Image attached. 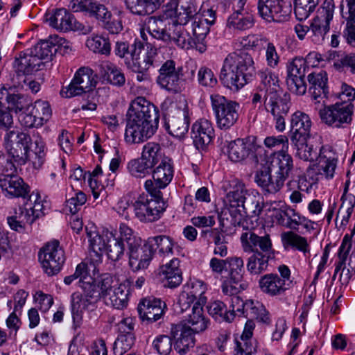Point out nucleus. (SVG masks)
<instances>
[{"label": "nucleus", "mask_w": 355, "mask_h": 355, "mask_svg": "<svg viewBox=\"0 0 355 355\" xmlns=\"http://www.w3.org/2000/svg\"><path fill=\"white\" fill-rule=\"evenodd\" d=\"M198 14L196 0H171L164 6L161 14L145 19L144 27L152 37L165 44L173 42L182 49L197 50L200 35Z\"/></svg>", "instance_id": "obj_1"}, {"label": "nucleus", "mask_w": 355, "mask_h": 355, "mask_svg": "<svg viewBox=\"0 0 355 355\" xmlns=\"http://www.w3.org/2000/svg\"><path fill=\"white\" fill-rule=\"evenodd\" d=\"M126 116L125 140L130 144L145 141L158 128L159 110L144 97H137L131 102Z\"/></svg>", "instance_id": "obj_2"}, {"label": "nucleus", "mask_w": 355, "mask_h": 355, "mask_svg": "<svg viewBox=\"0 0 355 355\" xmlns=\"http://www.w3.org/2000/svg\"><path fill=\"white\" fill-rule=\"evenodd\" d=\"M178 303L182 311L187 310L193 304L191 313L187 318L179 324L173 325L171 334L174 342V348L180 355L187 353L190 348L196 344L195 336L200 332L198 322L200 321V300L191 292H183L179 297Z\"/></svg>", "instance_id": "obj_3"}, {"label": "nucleus", "mask_w": 355, "mask_h": 355, "mask_svg": "<svg viewBox=\"0 0 355 355\" xmlns=\"http://www.w3.org/2000/svg\"><path fill=\"white\" fill-rule=\"evenodd\" d=\"M256 76L253 58L245 51L230 53L224 60L220 78L223 84L234 91H239Z\"/></svg>", "instance_id": "obj_4"}, {"label": "nucleus", "mask_w": 355, "mask_h": 355, "mask_svg": "<svg viewBox=\"0 0 355 355\" xmlns=\"http://www.w3.org/2000/svg\"><path fill=\"white\" fill-rule=\"evenodd\" d=\"M296 149V155L301 159L309 162L318 161L317 165L312 168L319 171V173L324 174V176L329 179L334 177L337 164V158L335 153L329 146L319 147L307 140L291 143Z\"/></svg>", "instance_id": "obj_5"}, {"label": "nucleus", "mask_w": 355, "mask_h": 355, "mask_svg": "<svg viewBox=\"0 0 355 355\" xmlns=\"http://www.w3.org/2000/svg\"><path fill=\"white\" fill-rule=\"evenodd\" d=\"M230 191L226 195L225 204L229 214L232 211H243L251 216H259L263 209L262 198L257 193H248L245 184L235 179L230 183Z\"/></svg>", "instance_id": "obj_6"}, {"label": "nucleus", "mask_w": 355, "mask_h": 355, "mask_svg": "<svg viewBox=\"0 0 355 355\" xmlns=\"http://www.w3.org/2000/svg\"><path fill=\"white\" fill-rule=\"evenodd\" d=\"M210 99L218 126L223 130L230 129L239 119L240 105L217 94H211Z\"/></svg>", "instance_id": "obj_7"}, {"label": "nucleus", "mask_w": 355, "mask_h": 355, "mask_svg": "<svg viewBox=\"0 0 355 355\" xmlns=\"http://www.w3.org/2000/svg\"><path fill=\"white\" fill-rule=\"evenodd\" d=\"M354 105L347 103H336L319 110L321 121L333 128H345L352 121Z\"/></svg>", "instance_id": "obj_8"}, {"label": "nucleus", "mask_w": 355, "mask_h": 355, "mask_svg": "<svg viewBox=\"0 0 355 355\" xmlns=\"http://www.w3.org/2000/svg\"><path fill=\"white\" fill-rule=\"evenodd\" d=\"M148 199L139 196L132 204L135 216L141 222H154L158 220L167 207L163 196L160 198L150 196Z\"/></svg>", "instance_id": "obj_9"}, {"label": "nucleus", "mask_w": 355, "mask_h": 355, "mask_svg": "<svg viewBox=\"0 0 355 355\" xmlns=\"http://www.w3.org/2000/svg\"><path fill=\"white\" fill-rule=\"evenodd\" d=\"M38 258L44 272L49 276L58 274L66 259L64 250L57 240L47 243L41 248Z\"/></svg>", "instance_id": "obj_10"}, {"label": "nucleus", "mask_w": 355, "mask_h": 355, "mask_svg": "<svg viewBox=\"0 0 355 355\" xmlns=\"http://www.w3.org/2000/svg\"><path fill=\"white\" fill-rule=\"evenodd\" d=\"M260 16L268 22H284L292 12V0H259Z\"/></svg>", "instance_id": "obj_11"}, {"label": "nucleus", "mask_w": 355, "mask_h": 355, "mask_svg": "<svg viewBox=\"0 0 355 355\" xmlns=\"http://www.w3.org/2000/svg\"><path fill=\"white\" fill-rule=\"evenodd\" d=\"M173 177V167L171 158H164L153 171V179L147 180L144 187L152 196L160 198L161 189H165Z\"/></svg>", "instance_id": "obj_12"}, {"label": "nucleus", "mask_w": 355, "mask_h": 355, "mask_svg": "<svg viewBox=\"0 0 355 355\" xmlns=\"http://www.w3.org/2000/svg\"><path fill=\"white\" fill-rule=\"evenodd\" d=\"M93 70L89 67H80L75 73L71 83L60 91L64 98L81 95L92 90L96 85Z\"/></svg>", "instance_id": "obj_13"}, {"label": "nucleus", "mask_w": 355, "mask_h": 355, "mask_svg": "<svg viewBox=\"0 0 355 355\" xmlns=\"http://www.w3.org/2000/svg\"><path fill=\"white\" fill-rule=\"evenodd\" d=\"M173 60L164 62L159 69L157 83L163 89L173 94L181 92L183 87L182 68L176 67Z\"/></svg>", "instance_id": "obj_14"}, {"label": "nucleus", "mask_w": 355, "mask_h": 355, "mask_svg": "<svg viewBox=\"0 0 355 355\" xmlns=\"http://www.w3.org/2000/svg\"><path fill=\"white\" fill-rule=\"evenodd\" d=\"M222 151L233 162H240L245 159L251 153L263 151L262 147L257 146L250 138L236 139L226 141L222 147Z\"/></svg>", "instance_id": "obj_15"}, {"label": "nucleus", "mask_w": 355, "mask_h": 355, "mask_svg": "<svg viewBox=\"0 0 355 355\" xmlns=\"http://www.w3.org/2000/svg\"><path fill=\"white\" fill-rule=\"evenodd\" d=\"M186 108L187 105H184V108L178 107L177 105H171L170 111L166 115V129L175 137H182L189 130Z\"/></svg>", "instance_id": "obj_16"}, {"label": "nucleus", "mask_w": 355, "mask_h": 355, "mask_svg": "<svg viewBox=\"0 0 355 355\" xmlns=\"http://www.w3.org/2000/svg\"><path fill=\"white\" fill-rule=\"evenodd\" d=\"M276 89H270L264 93V103L261 104L259 108L263 107L272 115L287 114L290 109V95L282 88Z\"/></svg>", "instance_id": "obj_17"}, {"label": "nucleus", "mask_w": 355, "mask_h": 355, "mask_svg": "<svg viewBox=\"0 0 355 355\" xmlns=\"http://www.w3.org/2000/svg\"><path fill=\"white\" fill-rule=\"evenodd\" d=\"M306 64L302 59H294L287 67L286 84L288 89L297 95H303L306 91L304 82Z\"/></svg>", "instance_id": "obj_18"}, {"label": "nucleus", "mask_w": 355, "mask_h": 355, "mask_svg": "<svg viewBox=\"0 0 355 355\" xmlns=\"http://www.w3.org/2000/svg\"><path fill=\"white\" fill-rule=\"evenodd\" d=\"M128 250V265L133 272L147 268L154 254L153 245L148 242L139 243Z\"/></svg>", "instance_id": "obj_19"}, {"label": "nucleus", "mask_w": 355, "mask_h": 355, "mask_svg": "<svg viewBox=\"0 0 355 355\" xmlns=\"http://www.w3.org/2000/svg\"><path fill=\"white\" fill-rule=\"evenodd\" d=\"M241 242L245 252L259 251V253L274 255L270 236L268 234L258 236L252 231L245 232L241 235Z\"/></svg>", "instance_id": "obj_20"}, {"label": "nucleus", "mask_w": 355, "mask_h": 355, "mask_svg": "<svg viewBox=\"0 0 355 355\" xmlns=\"http://www.w3.org/2000/svg\"><path fill=\"white\" fill-rule=\"evenodd\" d=\"M312 122L308 114L296 111L291 116L289 137L291 143L308 140Z\"/></svg>", "instance_id": "obj_21"}, {"label": "nucleus", "mask_w": 355, "mask_h": 355, "mask_svg": "<svg viewBox=\"0 0 355 355\" xmlns=\"http://www.w3.org/2000/svg\"><path fill=\"white\" fill-rule=\"evenodd\" d=\"M269 169L272 171L274 177L283 187L285 180L289 178L293 169L292 157L283 151L273 153L268 161Z\"/></svg>", "instance_id": "obj_22"}, {"label": "nucleus", "mask_w": 355, "mask_h": 355, "mask_svg": "<svg viewBox=\"0 0 355 355\" xmlns=\"http://www.w3.org/2000/svg\"><path fill=\"white\" fill-rule=\"evenodd\" d=\"M69 9L74 12H82L101 21L112 17V13L103 4L94 0H71Z\"/></svg>", "instance_id": "obj_23"}, {"label": "nucleus", "mask_w": 355, "mask_h": 355, "mask_svg": "<svg viewBox=\"0 0 355 355\" xmlns=\"http://www.w3.org/2000/svg\"><path fill=\"white\" fill-rule=\"evenodd\" d=\"M134 323L132 318H125L119 324V334L114 343L115 355H123L135 345Z\"/></svg>", "instance_id": "obj_24"}, {"label": "nucleus", "mask_w": 355, "mask_h": 355, "mask_svg": "<svg viewBox=\"0 0 355 355\" xmlns=\"http://www.w3.org/2000/svg\"><path fill=\"white\" fill-rule=\"evenodd\" d=\"M0 187L10 198H21L24 200L31 193V188L17 175L6 174L0 177Z\"/></svg>", "instance_id": "obj_25"}, {"label": "nucleus", "mask_w": 355, "mask_h": 355, "mask_svg": "<svg viewBox=\"0 0 355 355\" xmlns=\"http://www.w3.org/2000/svg\"><path fill=\"white\" fill-rule=\"evenodd\" d=\"M162 302L159 299H144L137 306L139 318L142 321L152 323L163 315Z\"/></svg>", "instance_id": "obj_26"}, {"label": "nucleus", "mask_w": 355, "mask_h": 355, "mask_svg": "<svg viewBox=\"0 0 355 355\" xmlns=\"http://www.w3.org/2000/svg\"><path fill=\"white\" fill-rule=\"evenodd\" d=\"M159 275L162 278L164 286L176 288L182 282V270L180 268V260L174 258L159 268Z\"/></svg>", "instance_id": "obj_27"}, {"label": "nucleus", "mask_w": 355, "mask_h": 355, "mask_svg": "<svg viewBox=\"0 0 355 355\" xmlns=\"http://www.w3.org/2000/svg\"><path fill=\"white\" fill-rule=\"evenodd\" d=\"M309 93L313 100L327 98L329 93L327 73L324 71H314L307 76Z\"/></svg>", "instance_id": "obj_28"}, {"label": "nucleus", "mask_w": 355, "mask_h": 355, "mask_svg": "<svg viewBox=\"0 0 355 355\" xmlns=\"http://www.w3.org/2000/svg\"><path fill=\"white\" fill-rule=\"evenodd\" d=\"M45 20L52 28L60 31H69L73 30L75 18L65 8L56 9L53 12H48L45 15Z\"/></svg>", "instance_id": "obj_29"}, {"label": "nucleus", "mask_w": 355, "mask_h": 355, "mask_svg": "<svg viewBox=\"0 0 355 355\" xmlns=\"http://www.w3.org/2000/svg\"><path fill=\"white\" fill-rule=\"evenodd\" d=\"M98 73L103 80L114 86L122 87L125 78L121 69L109 61H103L98 65Z\"/></svg>", "instance_id": "obj_30"}, {"label": "nucleus", "mask_w": 355, "mask_h": 355, "mask_svg": "<svg viewBox=\"0 0 355 355\" xmlns=\"http://www.w3.org/2000/svg\"><path fill=\"white\" fill-rule=\"evenodd\" d=\"M71 305L73 327L74 329H77L82 323L83 311L92 310L94 304L84 295L76 292L71 295Z\"/></svg>", "instance_id": "obj_31"}, {"label": "nucleus", "mask_w": 355, "mask_h": 355, "mask_svg": "<svg viewBox=\"0 0 355 355\" xmlns=\"http://www.w3.org/2000/svg\"><path fill=\"white\" fill-rule=\"evenodd\" d=\"M259 286L263 293L270 296L282 295L288 289L284 281L279 279V275L277 273L266 274L261 277Z\"/></svg>", "instance_id": "obj_32"}, {"label": "nucleus", "mask_w": 355, "mask_h": 355, "mask_svg": "<svg viewBox=\"0 0 355 355\" xmlns=\"http://www.w3.org/2000/svg\"><path fill=\"white\" fill-rule=\"evenodd\" d=\"M272 171L269 169V166L263 169L257 171L254 177L255 182L260 187L265 195L275 194L282 188V184L276 178H272Z\"/></svg>", "instance_id": "obj_33"}, {"label": "nucleus", "mask_w": 355, "mask_h": 355, "mask_svg": "<svg viewBox=\"0 0 355 355\" xmlns=\"http://www.w3.org/2000/svg\"><path fill=\"white\" fill-rule=\"evenodd\" d=\"M164 0H125L126 8L133 15L146 16L158 9Z\"/></svg>", "instance_id": "obj_34"}, {"label": "nucleus", "mask_w": 355, "mask_h": 355, "mask_svg": "<svg viewBox=\"0 0 355 355\" xmlns=\"http://www.w3.org/2000/svg\"><path fill=\"white\" fill-rule=\"evenodd\" d=\"M44 61L39 56H36V53H33V50L30 54H24L20 55L19 58L15 60L17 69L24 74H31L42 69L44 66Z\"/></svg>", "instance_id": "obj_35"}, {"label": "nucleus", "mask_w": 355, "mask_h": 355, "mask_svg": "<svg viewBox=\"0 0 355 355\" xmlns=\"http://www.w3.org/2000/svg\"><path fill=\"white\" fill-rule=\"evenodd\" d=\"M134 283L131 279H127L123 283L119 284L112 291L110 295V303L116 309H122L128 304V295L131 284Z\"/></svg>", "instance_id": "obj_36"}, {"label": "nucleus", "mask_w": 355, "mask_h": 355, "mask_svg": "<svg viewBox=\"0 0 355 355\" xmlns=\"http://www.w3.org/2000/svg\"><path fill=\"white\" fill-rule=\"evenodd\" d=\"M274 255L264 253H259L254 251L248 259L246 267L248 271L252 275H259L266 270L268 267L269 260L272 259Z\"/></svg>", "instance_id": "obj_37"}, {"label": "nucleus", "mask_w": 355, "mask_h": 355, "mask_svg": "<svg viewBox=\"0 0 355 355\" xmlns=\"http://www.w3.org/2000/svg\"><path fill=\"white\" fill-rule=\"evenodd\" d=\"M87 230V236L89 242L91 250L90 257L95 261H100L103 255V252L106 248V233L100 235L96 231Z\"/></svg>", "instance_id": "obj_38"}, {"label": "nucleus", "mask_w": 355, "mask_h": 355, "mask_svg": "<svg viewBox=\"0 0 355 355\" xmlns=\"http://www.w3.org/2000/svg\"><path fill=\"white\" fill-rule=\"evenodd\" d=\"M281 239L285 250L293 248L301 251L304 254L309 252V245L306 239L294 232L288 231L282 233Z\"/></svg>", "instance_id": "obj_39"}, {"label": "nucleus", "mask_w": 355, "mask_h": 355, "mask_svg": "<svg viewBox=\"0 0 355 355\" xmlns=\"http://www.w3.org/2000/svg\"><path fill=\"white\" fill-rule=\"evenodd\" d=\"M254 24V17L248 12H233L227 21V26L234 31L250 29Z\"/></svg>", "instance_id": "obj_40"}, {"label": "nucleus", "mask_w": 355, "mask_h": 355, "mask_svg": "<svg viewBox=\"0 0 355 355\" xmlns=\"http://www.w3.org/2000/svg\"><path fill=\"white\" fill-rule=\"evenodd\" d=\"M141 157L151 168L161 163L164 158H168L164 156L159 144L155 142H148L144 146Z\"/></svg>", "instance_id": "obj_41"}, {"label": "nucleus", "mask_w": 355, "mask_h": 355, "mask_svg": "<svg viewBox=\"0 0 355 355\" xmlns=\"http://www.w3.org/2000/svg\"><path fill=\"white\" fill-rule=\"evenodd\" d=\"M107 254L113 261H119L124 255V243L119 238H116L112 232H106Z\"/></svg>", "instance_id": "obj_42"}, {"label": "nucleus", "mask_w": 355, "mask_h": 355, "mask_svg": "<svg viewBox=\"0 0 355 355\" xmlns=\"http://www.w3.org/2000/svg\"><path fill=\"white\" fill-rule=\"evenodd\" d=\"M24 201V209L30 212L33 223L36 219L44 215L45 205L38 192L33 191Z\"/></svg>", "instance_id": "obj_43"}, {"label": "nucleus", "mask_w": 355, "mask_h": 355, "mask_svg": "<svg viewBox=\"0 0 355 355\" xmlns=\"http://www.w3.org/2000/svg\"><path fill=\"white\" fill-rule=\"evenodd\" d=\"M226 270L229 272L231 281L236 284L241 283L245 273L244 262L241 257H230L226 258Z\"/></svg>", "instance_id": "obj_44"}, {"label": "nucleus", "mask_w": 355, "mask_h": 355, "mask_svg": "<svg viewBox=\"0 0 355 355\" xmlns=\"http://www.w3.org/2000/svg\"><path fill=\"white\" fill-rule=\"evenodd\" d=\"M324 174L319 173L315 168L309 167L304 175L300 176L297 180V189L302 191L310 193L313 187H316L319 176Z\"/></svg>", "instance_id": "obj_45"}, {"label": "nucleus", "mask_w": 355, "mask_h": 355, "mask_svg": "<svg viewBox=\"0 0 355 355\" xmlns=\"http://www.w3.org/2000/svg\"><path fill=\"white\" fill-rule=\"evenodd\" d=\"M310 37L315 44H321L329 31L330 24L314 17L310 26Z\"/></svg>", "instance_id": "obj_46"}, {"label": "nucleus", "mask_w": 355, "mask_h": 355, "mask_svg": "<svg viewBox=\"0 0 355 355\" xmlns=\"http://www.w3.org/2000/svg\"><path fill=\"white\" fill-rule=\"evenodd\" d=\"M31 137L26 132H19L12 130L10 132H7L4 135V142L10 144V146L15 147H21L24 148H31Z\"/></svg>", "instance_id": "obj_47"}, {"label": "nucleus", "mask_w": 355, "mask_h": 355, "mask_svg": "<svg viewBox=\"0 0 355 355\" xmlns=\"http://www.w3.org/2000/svg\"><path fill=\"white\" fill-rule=\"evenodd\" d=\"M58 51V47L54 45L53 41L50 37L47 40L38 42L34 46L33 53H36V56L40 57L45 62L51 60Z\"/></svg>", "instance_id": "obj_48"}, {"label": "nucleus", "mask_w": 355, "mask_h": 355, "mask_svg": "<svg viewBox=\"0 0 355 355\" xmlns=\"http://www.w3.org/2000/svg\"><path fill=\"white\" fill-rule=\"evenodd\" d=\"M319 0H295L294 12L299 21L306 19L314 10Z\"/></svg>", "instance_id": "obj_49"}, {"label": "nucleus", "mask_w": 355, "mask_h": 355, "mask_svg": "<svg viewBox=\"0 0 355 355\" xmlns=\"http://www.w3.org/2000/svg\"><path fill=\"white\" fill-rule=\"evenodd\" d=\"M87 46L94 51L103 55H109L111 51V44L108 38L104 36L96 35L88 38L86 41Z\"/></svg>", "instance_id": "obj_50"}, {"label": "nucleus", "mask_w": 355, "mask_h": 355, "mask_svg": "<svg viewBox=\"0 0 355 355\" xmlns=\"http://www.w3.org/2000/svg\"><path fill=\"white\" fill-rule=\"evenodd\" d=\"M154 242L158 249V254L160 257H168L173 254V244L172 239L165 235H159L150 239L148 243Z\"/></svg>", "instance_id": "obj_51"}, {"label": "nucleus", "mask_w": 355, "mask_h": 355, "mask_svg": "<svg viewBox=\"0 0 355 355\" xmlns=\"http://www.w3.org/2000/svg\"><path fill=\"white\" fill-rule=\"evenodd\" d=\"M4 146L9 157L16 162L17 166L24 165L30 159V149L12 146L10 143L7 144L6 142H4Z\"/></svg>", "instance_id": "obj_52"}, {"label": "nucleus", "mask_w": 355, "mask_h": 355, "mask_svg": "<svg viewBox=\"0 0 355 355\" xmlns=\"http://www.w3.org/2000/svg\"><path fill=\"white\" fill-rule=\"evenodd\" d=\"M127 168L129 173L137 178L144 177L152 171L150 166L141 156L140 158L130 160L128 163Z\"/></svg>", "instance_id": "obj_53"}, {"label": "nucleus", "mask_w": 355, "mask_h": 355, "mask_svg": "<svg viewBox=\"0 0 355 355\" xmlns=\"http://www.w3.org/2000/svg\"><path fill=\"white\" fill-rule=\"evenodd\" d=\"M31 110L37 120V122L41 126L48 121L51 116V110L47 101H36Z\"/></svg>", "instance_id": "obj_54"}, {"label": "nucleus", "mask_w": 355, "mask_h": 355, "mask_svg": "<svg viewBox=\"0 0 355 355\" xmlns=\"http://www.w3.org/2000/svg\"><path fill=\"white\" fill-rule=\"evenodd\" d=\"M31 150L33 155H30V160L35 168H40L44 164L46 156L45 144L40 137L35 140L34 146Z\"/></svg>", "instance_id": "obj_55"}, {"label": "nucleus", "mask_w": 355, "mask_h": 355, "mask_svg": "<svg viewBox=\"0 0 355 355\" xmlns=\"http://www.w3.org/2000/svg\"><path fill=\"white\" fill-rule=\"evenodd\" d=\"M137 45V44L136 42L129 46L126 42H117L114 49L115 54L123 58L125 64H126V61H130L134 56L139 55Z\"/></svg>", "instance_id": "obj_56"}, {"label": "nucleus", "mask_w": 355, "mask_h": 355, "mask_svg": "<svg viewBox=\"0 0 355 355\" xmlns=\"http://www.w3.org/2000/svg\"><path fill=\"white\" fill-rule=\"evenodd\" d=\"M351 247L352 244L350 241L348 240L347 236H345L343 240L341 245L339 248V261L337 262L336 266L335 272L334 275H333L334 279L336 278V276L339 271H343V269L346 268L345 261L350 251Z\"/></svg>", "instance_id": "obj_57"}, {"label": "nucleus", "mask_w": 355, "mask_h": 355, "mask_svg": "<svg viewBox=\"0 0 355 355\" xmlns=\"http://www.w3.org/2000/svg\"><path fill=\"white\" fill-rule=\"evenodd\" d=\"M231 219L230 222L234 227L242 228L246 232L252 231L254 228L252 220L247 216H244L242 211H232L230 214Z\"/></svg>", "instance_id": "obj_58"}, {"label": "nucleus", "mask_w": 355, "mask_h": 355, "mask_svg": "<svg viewBox=\"0 0 355 355\" xmlns=\"http://www.w3.org/2000/svg\"><path fill=\"white\" fill-rule=\"evenodd\" d=\"M120 236L119 239H121L123 242H126L128 245V250L135 247L136 245L142 243L141 238L137 236L133 230L129 227L126 224L122 223L119 227Z\"/></svg>", "instance_id": "obj_59"}, {"label": "nucleus", "mask_w": 355, "mask_h": 355, "mask_svg": "<svg viewBox=\"0 0 355 355\" xmlns=\"http://www.w3.org/2000/svg\"><path fill=\"white\" fill-rule=\"evenodd\" d=\"M230 300V309L224 315V320L228 322L234 320L236 313L241 315L245 307V302L239 296H232Z\"/></svg>", "instance_id": "obj_60"}, {"label": "nucleus", "mask_w": 355, "mask_h": 355, "mask_svg": "<svg viewBox=\"0 0 355 355\" xmlns=\"http://www.w3.org/2000/svg\"><path fill=\"white\" fill-rule=\"evenodd\" d=\"M80 286L84 291L83 295L94 304L100 298L103 297L96 281L93 279L92 281L88 280L85 283L80 284Z\"/></svg>", "instance_id": "obj_61"}, {"label": "nucleus", "mask_w": 355, "mask_h": 355, "mask_svg": "<svg viewBox=\"0 0 355 355\" xmlns=\"http://www.w3.org/2000/svg\"><path fill=\"white\" fill-rule=\"evenodd\" d=\"M80 286L84 291L83 295L94 304L100 298L103 297L96 281L93 279L92 281L88 280L85 283L80 284Z\"/></svg>", "instance_id": "obj_62"}, {"label": "nucleus", "mask_w": 355, "mask_h": 355, "mask_svg": "<svg viewBox=\"0 0 355 355\" xmlns=\"http://www.w3.org/2000/svg\"><path fill=\"white\" fill-rule=\"evenodd\" d=\"M154 349L160 355H168L172 349V339L166 335H160L153 341Z\"/></svg>", "instance_id": "obj_63"}, {"label": "nucleus", "mask_w": 355, "mask_h": 355, "mask_svg": "<svg viewBox=\"0 0 355 355\" xmlns=\"http://www.w3.org/2000/svg\"><path fill=\"white\" fill-rule=\"evenodd\" d=\"M334 67L338 71L347 68L351 73L355 74V53L343 55L334 62Z\"/></svg>", "instance_id": "obj_64"}]
</instances>
